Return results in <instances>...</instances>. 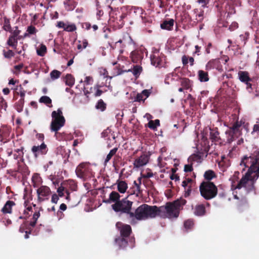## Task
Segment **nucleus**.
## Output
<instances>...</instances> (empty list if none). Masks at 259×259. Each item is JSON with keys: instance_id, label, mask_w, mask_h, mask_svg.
Here are the masks:
<instances>
[{"instance_id": "1", "label": "nucleus", "mask_w": 259, "mask_h": 259, "mask_svg": "<svg viewBox=\"0 0 259 259\" xmlns=\"http://www.w3.org/2000/svg\"><path fill=\"white\" fill-rule=\"evenodd\" d=\"M240 165L248 168V171L237 185L232 186V190H239L243 188L248 193L254 190V183L259 177V151L253 152L249 156H244L241 159Z\"/></svg>"}, {"instance_id": "2", "label": "nucleus", "mask_w": 259, "mask_h": 259, "mask_svg": "<svg viewBox=\"0 0 259 259\" xmlns=\"http://www.w3.org/2000/svg\"><path fill=\"white\" fill-rule=\"evenodd\" d=\"M156 205L150 206L143 204L139 206L133 213H130V219L134 221L135 219L139 221L145 220L149 218H154L157 216Z\"/></svg>"}, {"instance_id": "3", "label": "nucleus", "mask_w": 259, "mask_h": 259, "mask_svg": "<svg viewBox=\"0 0 259 259\" xmlns=\"http://www.w3.org/2000/svg\"><path fill=\"white\" fill-rule=\"evenodd\" d=\"M201 195L205 200H210L214 198L218 194V188L211 181H203L199 186Z\"/></svg>"}, {"instance_id": "4", "label": "nucleus", "mask_w": 259, "mask_h": 259, "mask_svg": "<svg viewBox=\"0 0 259 259\" xmlns=\"http://www.w3.org/2000/svg\"><path fill=\"white\" fill-rule=\"evenodd\" d=\"M157 216L162 218H177L179 217V211L176 210L171 202H167L165 205L158 207Z\"/></svg>"}, {"instance_id": "5", "label": "nucleus", "mask_w": 259, "mask_h": 259, "mask_svg": "<svg viewBox=\"0 0 259 259\" xmlns=\"http://www.w3.org/2000/svg\"><path fill=\"white\" fill-rule=\"evenodd\" d=\"M75 172L78 178L83 180L94 177L95 174L91 165L87 162H82L79 164L76 168Z\"/></svg>"}, {"instance_id": "6", "label": "nucleus", "mask_w": 259, "mask_h": 259, "mask_svg": "<svg viewBox=\"0 0 259 259\" xmlns=\"http://www.w3.org/2000/svg\"><path fill=\"white\" fill-rule=\"evenodd\" d=\"M133 203L132 201L124 198L112 204V208L115 212L120 211L122 213H126L128 218H130V213H133V212L131 211Z\"/></svg>"}, {"instance_id": "7", "label": "nucleus", "mask_w": 259, "mask_h": 259, "mask_svg": "<svg viewBox=\"0 0 259 259\" xmlns=\"http://www.w3.org/2000/svg\"><path fill=\"white\" fill-rule=\"evenodd\" d=\"M165 56L156 50L151 55V64L156 67L161 68L164 67L165 64Z\"/></svg>"}, {"instance_id": "8", "label": "nucleus", "mask_w": 259, "mask_h": 259, "mask_svg": "<svg viewBox=\"0 0 259 259\" xmlns=\"http://www.w3.org/2000/svg\"><path fill=\"white\" fill-rule=\"evenodd\" d=\"M37 201L39 203L47 201L51 194L50 188L47 186H41L36 191Z\"/></svg>"}, {"instance_id": "9", "label": "nucleus", "mask_w": 259, "mask_h": 259, "mask_svg": "<svg viewBox=\"0 0 259 259\" xmlns=\"http://www.w3.org/2000/svg\"><path fill=\"white\" fill-rule=\"evenodd\" d=\"M63 185L65 188V199L67 202H69L71 200L70 191L73 192L75 191L77 189V185L76 182L73 180H69L63 183Z\"/></svg>"}, {"instance_id": "10", "label": "nucleus", "mask_w": 259, "mask_h": 259, "mask_svg": "<svg viewBox=\"0 0 259 259\" xmlns=\"http://www.w3.org/2000/svg\"><path fill=\"white\" fill-rule=\"evenodd\" d=\"M48 151L47 145L42 142L40 145L33 146L31 148V152L34 158H37L39 156L46 155Z\"/></svg>"}, {"instance_id": "11", "label": "nucleus", "mask_w": 259, "mask_h": 259, "mask_svg": "<svg viewBox=\"0 0 259 259\" xmlns=\"http://www.w3.org/2000/svg\"><path fill=\"white\" fill-rule=\"evenodd\" d=\"M116 226L120 231V236L128 238L132 233V228L130 225L123 224L122 223L117 222Z\"/></svg>"}, {"instance_id": "12", "label": "nucleus", "mask_w": 259, "mask_h": 259, "mask_svg": "<svg viewBox=\"0 0 259 259\" xmlns=\"http://www.w3.org/2000/svg\"><path fill=\"white\" fill-rule=\"evenodd\" d=\"M130 58L134 63H140L144 58V49H139L132 51L130 55Z\"/></svg>"}, {"instance_id": "13", "label": "nucleus", "mask_w": 259, "mask_h": 259, "mask_svg": "<svg viewBox=\"0 0 259 259\" xmlns=\"http://www.w3.org/2000/svg\"><path fill=\"white\" fill-rule=\"evenodd\" d=\"M117 75H120L122 74L124 72H132L134 76L136 78H138L142 72L143 68L142 67L139 65H133V69H129L128 70H121L119 68H117Z\"/></svg>"}, {"instance_id": "14", "label": "nucleus", "mask_w": 259, "mask_h": 259, "mask_svg": "<svg viewBox=\"0 0 259 259\" xmlns=\"http://www.w3.org/2000/svg\"><path fill=\"white\" fill-rule=\"evenodd\" d=\"M149 156L146 154H142L136 158L134 162V167L139 168L145 165L149 161Z\"/></svg>"}, {"instance_id": "15", "label": "nucleus", "mask_w": 259, "mask_h": 259, "mask_svg": "<svg viewBox=\"0 0 259 259\" xmlns=\"http://www.w3.org/2000/svg\"><path fill=\"white\" fill-rule=\"evenodd\" d=\"M244 123V121L242 120H237L233 124L229 131L231 132V133L239 136L241 135L242 127Z\"/></svg>"}, {"instance_id": "16", "label": "nucleus", "mask_w": 259, "mask_h": 259, "mask_svg": "<svg viewBox=\"0 0 259 259\" xmlns=\"http://www.w3.org/2000/svg\"><path fill=\"white\" fill-rule=\"evenodd\" d=\"M52 122H59L61 123H65V119L63 116V113L60 108L58 109L57 111H54L52 113Z\"/></svg>"}, {"instance_id": "17", "label": "nucleus", "mask_w": 259, "mask_h": 259, "mask_svg": "<svg viewBox=\"0 0 259 259\" xmlns=\"http://www.w3.org/2000/svg\"><path fill=\"white\" fill-rule=\"evenodd\" d=\"M233 195L234 198L238 200V201L237 202V205L239 208L241 209L242 207L247 205V201L244 196L242 195L238 196L237 191L233 192Z\"/></svg>"}, {"instance_id": "18", "label": "nucleus", "mask_w": 259, "mask_h": 259, "mask_svg": "<svg viewBox=\"0 0 259 259\" xmlns=\"http://www.w3.org/2000/svg\"><path fill=\"white\" fill-rule=\"evenodd\" d=\"M238 78L243 83L252 81V79L250 77L249 72L246 71H239L238 72Z\"/></svg>"}, {"instance_id": "19", "label": "nucleus", "mask_w": 259, "mask_h": 259, "mask_svg": "<svg viewBox=\"0 0 259 259\" xmlns=\"http://www.w3.org/2000/svg\"><path fill=\"white\" fill-rule=\"evenodd\" d=\"M194 214L198 217H202L205 215L206 210L205 207L203 204H199L196 205L193 208Z\"/></svg>"}, {"instance_id": "20", "label": "nucleus", "mask_w": 259, "mask_h": 259, "mask_svg": "<svg viewBox=\"0 0 259 259\" xmlns=\"http://www.w3.org/2000/svg\"><path fill=\"white\" fill-rule=\"evenodd\" d=\"M15 205L16 203L14 201L11 200L7 201L2 209V212L4 214L12 213V207Z\"/></svg>"}, {"instance_id": "21", "label": "nucleus", "mask_w": 259, "mask_h": 259, "mask_svg": "<svg viewBox=\"0 0 259 259\" xmlns=\"http://www.w3.org/2000/svg\"><path fill=\"white\" fill-rule=\"evenodd\" d=\"M120 197V195L119 193L116 191H112L109 194V198L106 200H104V202L107 203H111L112 202L116 203L117 202L120 201L119 200Z\"/></svg>"}, {"instance_id": "22", "label": "nucleus", "mask_w": 259, "mask_h": 259, "mask_svg": "<svg viewBox=\"0 0 259 259\" xmlns=\"http://www.w3.org/2000/svg\"><path fill=\"white\" fill-rule=\"evenodd\" d=\"M220 62L217 59H212L208 61L205 65V69L207 71H209L213 69H217L219 70V65Z\"/></svg>"}, {"instance_id": "23", "label": "nucleus", "mask_w": 259, "mask_h": 259, "mask_svg": "<svg viewBox=\"0 0 259 259\" xmlns=\"http://www.w3.org/2000/svg\"><path fill=\"white\" fill-rule=\"evenodd\" d=\"M65 123H61L59 122H51L50 125V129L52 132L55 133V136L57 137V135L59 134L58 131L64 125Z\"/></svg>"}, {"instance_id": "24", "label": "nucleus", "mask_w": 259, "mask_h": 259, "mask_svg": "<svg viewBox=\"0 0 259 259\" xmlns=\"http://www.w3.org/2000/svg\"><path fill=\"white\" fill-rule=\"evenodd\" d=\"M220 133L217 127L210 128V138L212 142H218L220 139Z\"/></svg>"}, {"instance_id": "25", "label": "nucleus", "mask_w": 259, "mask_h": 259, "mask_svg": "<svg viewBox=\"0 0 259 259\" xmlns=\"http://www.w3.org/2000/svg\"><path fill=\"white\" fill-rule=\"evenodd\" d=\"M64 5L67 11H72L76 7L77 3L74 0H65Z\"/></svg>"}, {"instance_id": "26", "label": "nucleus", "mask_w": 259, "mask_h": 259, "mask_svg": "<svg viewBox=\"0 0 259 259\" xmlns=\"http://www.w3.org/2000/svg\"><path fill=\"white\" fill-rule=\"evenodd\" d=\"M187 201L183 199L180 198L171 202L172 205L175 206L176 210H178L180 212V209L186 204Z\"/></svg>"}, {"instance_id": "27", "label": "nucleus", "mask_w": 259, "mask_h": 259, "mask_svg": "<svg viewBox=\"0 0 259 259\" xmlns=\"http://www.w3.org/2000/svg\"><path fill=\"white\" fill-rule=\"evenodd\" d=\"M115 242L120 248H123L127 244V238L119 236L115 238Z\"/></svg>"}, {"instance_id": "28", "label": "nucleus", "mask_w": 259, "mask_h": 259, "mask_svg": "<svg viewBox=\"0 0 259 259\" xmlns=\"http://www.w3.org/2000/svg\"><path fill=\"white\" fill-rule=\"evenodd\" d=\"M11 33L9 36L13 38H16L18 40L22 39V36L20 35L21 30L19 29L18 26H15L14 29H12L11 31H9Z\"/></svg>"}, {"instance_id": "29", "label": "nucleus", "mask_w": 259, "mask_h": 259, "mask_svg": "<svg viewBox=\"0 0 259 259\" xmlns=\"http://www.w3.org/2000/svg\"><path fill=\"white\" fill-rule=\"evenodd\" d=\"M118 191L121 193H124L126 192L128 187L127 183L124 181H117Z\"/></svg>"}, {"instance_id": "30", "label": "nucleus", "mask_w": 259, "mask_h": 259, "mask_svg": "<svg viewBox=\"0 0 259 259\" xmlns=\"http://www.w3.org/2000/svg\"><path fill=\"white\" fill-rule=\"evenodd\" d=\"M174 24V21L171 19L168 21H164L161 24V28L163 29L171 30L172 29Z\"/></svg>"}, {"instance_id": "31", "label": "nucleus", "mask_w": 259, "mask_h": 259, "mask_svg": "<svg viewBox=\"0 0 259 259\" xmlns=\"http://www.w3.org/2000/svg\"><path fill=\"white\" fill-rule=\"evenodd\" d=\"M198 76L201 82H206L209 80V76L207 72L200 70L198 72Z\"/></svg>"}, {"instance_id": "32", "label": "nucleus", "mask_w": 259, "mask_h": 259, "mask_svg": "<svg viewBox=\"0 0 259 259\" xmlns=\"http://www.w3.org/2000/svg\"><path fill=\"white\" fill-rule=\"evenodd\" d=\"M182 62L184 66L187 65L189 62L190 66H192L194 64V59L192 57H189L185 55L182 57Z\"/></svg>"}, {"instance_id": "33", "label": "nucleus", "mask_w": 259, "mask_h": 259, "mask_svg": "<svg viewBox=\"0 0 259 259\" xmlns=\"http://www.w3.org/2000/svg\"><path fill=\"white\" fill-rule=\"evenodd\" d=\"M32 185L34 188H37L41 183V178L37 174H34L31 178Z\"/></svg>"}, {"instance_id": "34", "label": "nucleus", "mask_w": 259, "mask_h": 259, "mask_svg": "<svg viewBox=\"0 0 259 259\" xmlns=\"http://www.w3.org/2000/svg\"><path fill=\"white\" fill-rule=\"evenodd\" d=\"M18 39H17L16 38H13L12 37L9 36L7 41V44L9 47H11L14 49L16 50L18 45Z\"/></svg>"}, {"instance_id": "35", "label": "nucleus", "mask_w": 259, "mask_h": 259, "mask_svg": "<svg viewBox=\"0 0 259 259\" xmlns=\"http://www.w3.org/2000/svg\"><path fill=\"white\" fill-rule=\"evenodd\" d=\"M217 177L215 172L212 170H208L205 172L204 177L206 181H210L213 178Z\"/></svg>"}, {"instance_id": "36", "label": "nucleus", "mask_w": 259, "mask_h": 259, "mask_svg": "<svg viewBox=\"0 0 259 259\" xmlns=\"http://www.w3.org/2000/svg\"><path fill=\"white\" fill-rule=\"evenodd\" d=\"M75 79L71 74H67L65 78V84L69 87H72L74 84Z\"/></svg>"}, {"instance_id": "37", "label": "nucleus", "mask_w": 259, "mask_h": 259, "mask_svg": "<svg viewBox=\"0 0 259 259\" xmlns=\"http://www.w3.org/2000/svg\"><path fill=\"white\" fill-rule=\"evenodd\" d=\"M3 19L4 25L3 26V29L6 31H11L12 29L11 25L10 19L8 18L7 17H4Z\"/></svg>"}, {"instance_id": "38", "label": "nucleus", "mask_w": 259, "mask_h": 259, "mask_svg": "<svg viewBox=\"0 0 259 259\" xmlns=\"http://www.w3.org/2000/svg\"><path fill=\"white\" fill-rule=\"evenodd\" d=\"M111 130L107 128L102 133V137L104 138H107V139L109 140H111L110 137H111L113 140H115V136L113 134V133H111Z\"/></svg>"}, {"instance_id": "39", "label": "nucleus", "mask_w": 259, "mask_h": 259, "mask_svg": "<svg viewBox=\"0 0 259 259\" xmlns=\"http://www.w3.org/2000/svg\"><path fill=\"white\" fill-rule=\"evenodd\" d=\"M95 107L98 110H100L101 111H104L106 109V104L103 101L102 99H100L97 102Z\"/></svg>"}, {"instance_id": "40", "label": "nucleus", "mask_w": 259, "mask_h": 259, "mask_svg": "<svg viewBox=\"0 0 259 259\" xmlns=\"http://www.w3.org/2000/svg\"><path fill=\"white\" fill-rule=\"evenodd\" d=\"M24 104V99H20L16 103L15 105V109L18 112H21L23 111Z\"/></svg>"}, {"instance_id": "41", "label": "nucleus", "mask_w": 259, "mask_h": 259, "mask_svg": "<svg viewBox=\"0 0 259 259\" xmlns=\"http://www.w3.org/2000/svg\"><path fill=\"white\" fill-rule=\"evenodd\" d=\"M181 85L186 90L189 89L192 85L191 80L188 78H183L181 81Z\"/></svg>"}, {"instance_id": "42", "label": "nucleus", "mask_w": 259, "mask_h": 259, "mask_svg": "<svg viewBox=\"0 0 259 259\" xmlns=\"http://www.w3.org/2000/svg\"><path fill=\"white\" fill-rule=\"evenodd\" d=\"M148 127L153 130H155L157 126L160 125V121L159 119H155V120H150L148 123Z\"/></svg>"}, {"instance_id": "43", "label": "nucleus", "mask_w": 259, "mask_h": 259, "mask_svg": "<svg viewBox=\"0 0 259 259\" xmlns=\"http://www.w3.org/2000/svg\"><path fill=\"white\" fill-rule=\"evenodd\" d=\"M194 13L196 14V20L197 22H201L203 19L204 11H198V9L194 10Z\"/></svg>"}, {"instance_id": "44", "label": "nucleus", "mask_w": 259, "mask_h": 259, "mask_svg": "<svg viewBox=\"0 0 259 259\" xmlns=\"http://www.w3.org/2000/svg\"><path fill=\"white\" fill-rule=\"evenodd\" d=\"M37 54L41 57H43L47 53V47L44 44H41L39 49L37 50Z\"/></svg>"}, {"instance_id": "45", "label": "nucleus", "mask_w": 259, "mask_h": 259, "mask_svg": "<svg viewBox=\"0 0 259 259\" xmlns=\"http://www.w3.org/2000/svg\"><path fill=\"white\" fill-rule=\"evenodd\" d=\"M240 173L238 171H235L232 177L230 178V181H231V186L234 185H237V183L239 181V175Z\"/></svg>"}, {"instance_id": "46", "label": "nucleus", "mask_w": 259, "mask_h": 259, "mask_svg": "<svg viewBox=\"0 0 259 259\" xmlns=\"http://www.w3.org/2000/svg\"><path fill=\"white\" fill-rule=\"evenodd\" d=\"M39 217H40L39 211H36L33 215V217H32L33 221H31L30 222L29 225L32 227H34L36 224L37 219L39 218Z\"/></svg>"}, {"instance_id": "47", "label": "nucleus", "mask_w": 259, "mask_h": 259, "mask_svg": "<svg viewBox=\"0 0 259 259\" xmlns=\"http://www.w3.org/2000/svg\"><path fill=\"white\" fill-rule=\"evenodd\" d=\"M117 150L118 148L115 147L110 151L109 153L107 155L106 158L105 160V163H107L109 161V160L111 159L112 157L116 154Z\"/></svg>"}, {"instance_id": "48", "label": "nucleus", "mask_w": 259, "mask_h": 259, "mask_svg": "<svg viewBox=\"0 0 259 259\" xmlns=\"http://www.w3.org/2000/svg\"><path fill=\"white\" fill-rule=\"evenodd\" d=\"M251 134L255 137L259 138V121L256 122L254 124Z\"/></svg>"}, {"instance_id": "49", "label": "nucleus", "mask_w": 259, "mask_h": 259, "mask_svg": "<svg viewBox=\"0 0 259 259\" xmlns=\"http://www.w3.org/2000/svg\"><path fill=\"white\" fill-rule=\"evenodd\" d=\"M226 134H228L227 141L228 143H232L235 140L236 138L239 137L238 135H235V134L231 133V132L229 131H227Z\"/></svg>"}, {"instance_id": "50", "label": "nucleus", "mask_w": 259, "mask_h": 259, "mask_svg": "<svg viewBox=\"0 0 259 259\" xmlns=\"http://www.w3.org/2000/svg\"><path fill=\"white\" fill-rule=\"evenodd\" d=\"M40 103H42L49 106L50 104L52 103V100L48 96H42L39 100Z\"/></svg>"}, {"instance_id": "51", "label": "nucleus", "mask_w": 259, "mask_h": 259, "mask_svg": "<svg viewBox=\"0 0 259 259\" xmlns=\"http://www.w3.org/2000/svg\"><path fill=\"white\" fill-rule=\"evenodd\" d=\"M248 92L251 95L252 98L259 97V88L257 86Z\"/></svg>"}, {"instance_id": "52", "label": "nucleus", "mask_w": 259, "mask_h": 259, "mask_svg": "<svg viewBox=\"0 0 259 259\" xmlns=\"http://www.w3.org/2000/svg\"><path fill=\"white\" fill-rule=\"evenodd\" d=\"M61 72L57 70H54L50 73V76L52 79H56L60 77Z\"/></svg>"}, {"instance_id": "53", "label": "nucleus", "mask_w": 259, "mask_h": 259, "mask_svg": "<svg viewBox=\"0 0 259 259\" xmlns=\"http://www.w3.org/2000/svg\"><path fill=\"white\" fill-rule=\"evenodd\" d=\"M3 53L4 57L7 59H11L15 56V53L11 50H9L8 51L4 50Z\"/></svg>"}, {"instance_id": "54", "label": "nucleus", "mask_w": 259, "mask_h": 259, "mask_svg": "<svg viewBox=\"0 0 259 259\" xmlns=\"http://www.w3.org/2000/svg\"><path fill=\"white\" fill-rule=\"evenodd\" d=\"M26 31L27 34H29L30 35H34L37 33V30L34 26L31 25L27 27Z\"/></svg>"}, {"instance_id": "55", "label": "nucleus", "mask_w": 259, "mask_h": 259, "mask_svg": "<svg viewBox=\"0 0 259 259\" xmlns=\"http://www.w3.org/2000/svg\"><path fill=\"white\" fill-rule=\"evenodd\" d=\"M7 107V102L2 97H0V112H2V110L6 111Z\"/></svg>"}, {"instance_id": "56", "label": "nucleus", "mask_w": 259, "mask_h": 259, "mask_svg": "<svg viewBox=\"0 0 259 259\" xmlns=\"http://www.w3.org/2000/svg\"><path fill=\"white\" fill-rule=\"evenodd\" d=\"M92 90L93 88L91 87L90 89H89L88 87H87L85 85H84L83 93L84 95L86 96V97L88 99V101L90 100L89 96L91 93H92Z\"/></svg>"}, {"instance_id": "57", "label": "nucleus", "mask_w": 259, "mask_h": 259, "mask_svg": "<svg viewBox=\"0 0 259 259\" xmlns=\"http://www.w3.org/2000/svg\"><path fill=\"white\" fill-rule=\"evenodd\" d=\"M184 225L186 229H191L194 225V222L192 220H188L185 221Z\"/></svg>"}, {"instance_id": "58", "label": "nucleus", "mask_w": 259, "mask_h": 259, "mask_svg": "<svg viewBox=\"0 0 259 259\" xmlns=\"http://www.w3.org/2000/svg\"><path fill=\"white\" fill-rule=\"evenodd\" d=\"M76 30V27L75 24L66 25L64 30L68 32H73Z\"/></svg>"}, {"instance_id": "59", "label": "nucleus", "mask_w": 259, "mask_h": 259, "mask_svg": "<svg viewBox=\"0 0 259 259\" xmlns=\"http://www.w3.org/2000/svg\"><path fill=\"white\" fill-rule=\"evenodd\" d=\"M57 192L58 193L59 197H63L64 196V193H65V188L61 186L59 187L57 189Z\"/></svg>"}, {"instance_id": "60", "label": "nucleus", "mask_w": 259, "mask_h": 259, "mask_svg": "<svg viewBox=\"0 0 259 259\" xmlns=\"http://www.w3.org/2000/svg\"><path fill=\"white\" fill-rule=\"evenodd\" d=\"M201 156L199 154H194L189 157L188 158L189 161H197L200 160Z\"/></svg>"}, {"instance_id": "61", "label": "nucleus", "mask_w": 259, "mask_h": 259, "mask_svg": "<svg viewBox=\"0 0 259 259\" xmlns=\"http://www.w3.org/2000/svg\"><path fill=\"white\" fill-rule=\"evenodd\" d=\"M143 22L145 24L146 26H150L152 23V20L150 17H142Z\"/></svg>"}, {"instance_id": "62", "label": "nucleus", "mask_w": 259, "mask_h": 259, "mask_svg": "<svg viewBox=\"0 0 259 259\" xmlns=\"http://www.w3.org/2000/svg\"><path fill=\"white\" fill-rule=\"evenodd\" d=\"M244 84L246 85V90L247 92L252 90L254 88H255L257 86L255 84H252L251 83V81H248L247 83H245Z\"/></svg>"}, {"instance_id": "63", "label": "nucleus", "mask_w": 259, "mask_h": 259, "mask_svg": "<svg viewBox=\"0 0 259 259\" xmlns=\"http://www.w3.org/2000/svg\"><path fill=\"white\" fill-rule=\"evenodd\" d=\"M93 81V78L91 76H87L84 80V85L91 84Z\"/></svg>"}, {"instance_id": "64", "label": "nucleus", "mask_w": 259, "mask_h": 259, "mask_svg": "<svg viewBox=\"0 0 259 259\" xmlns=\"http://www.w3.org/2000/svg\"><path fill=\"white\" fill-rule=\"evenodd\" d=\"M143 183L146 186L148 187L151 189H152L153 188V183L152 181L150 180H144L143 181Z\"/></svg>"}]
</instances>
